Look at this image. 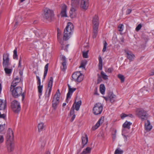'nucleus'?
<instances>
[{"mask_svg": "<svg viewBox=\"0 0 154 154\" xmlns=\"http://www.w3.org/2000/svg\"><path fill=\"white\" fill-rule=\"evenodd\" d=\"M74 30V26L72 23L68 22L64 31L63 39L67 41L71 37Z\"/></svg>", "mask_w": 154, "mask_h": 154, "instance_id": "1", "label": "nucleus"}, {"mask_svg": "<svg viewBox=\"0 0 154 154\" xmlns=\"http://www.w3.org/2000/svg\"><path fill=\"white\" fill-rule=\"evenodd\" d=\"M43 17L50 22L53 21L54 19V15L52 10L48 8H45L43 10Z\"/></svg>", "mask_w": 154, "mask_h": 154, "instance_id": "2", "label": "nucleus"}, {"mask_svg": "<svg viewBox=\"0 0 154 154\" xmlns=\"http://www.w3.org/2000/svg\"><path fill=\"white\" fill-rule=\"evenodd\" d=\"M10 91L11 92L12 96L15 98H18L19 96L21 95L22 100H23L25 98V93H22V89L20 87H17L13 88H10Z\"/></svg>", "mask_w": 154, "mask_h": 154, "instance_id": "3", "label": "nucleus"}, {"mask_svg": "<svg viewBox=\"0 0 154 154\" xmlns=\"http://www.w3.org/2000/svg\"><path fill=\"white\" fill-rule=\"evenodd\" d=\"M80 0H72L71 5L72 8H71L70 12V17L73 18L75 16V9L74 8L77 7L79 4Z\"/></svg>", "mask_w": 154, "mask_h": 154, "instance_id": "4", "label": "nucleus"}, {"mask_svg": "<svg viewBox=\"0 0 154 154\" xmlns=\"http://www.w3.org/2000/svg\"><path fill=\"white\" fill-rule=\"evenodd\" d=\"M103 106L100 103H96L93 109V113L95 115L100 114L103 110Z\"/></svg>", "mask_w": 154, "mask_h": 154, "instance_id": "5", "label": "nucleus"}, {"mask_svg": "<svg viewBox=\"0 0 154 154\" xmlns=\"http://www.w3.org/2000/svg\"><path fill=\"white\" fill-rule=\"evenodd\" d=\"M11 108L14 113H18L20 111L21 107L20 103L17 100H15L11 103Z\"/></svg>", "mask_w": 154, "mask_h": 154, "instance_id": "6", "label": "nucleus"}, {"mask_svg": "<svg viewBox=\"0 0 154 154\" xmlns=\"http://www.w3.org/2000/svg\"><path fill=\"white\" fill-rule=\"evenodd\" d=\"M72 77L75 82H80L83 80L84 75L80 72L77 71L72 74Z\"/></svg>", "mask_w": 154, "mask_h": 154, "instance_id": "7", "label": "nucleus"}, {"mask_svg": "<svg viewBox=\"0 0 154 154\" xmlns=\"http://www.w3.org/2000/svg\"><path fill=\"white\" fill-rule=\"evenodd\" d=\"M82 101L80 100L77 103L75 102L73 103L70 111L69 115L70 116H73L75 114V109L77 111L79 110Z\"/></svg>", "mask_w": 154, "mask_h": 154, "instance_id": "8", "label": "nucleus"}, {"mask_svg": "<svg viewBox=\"0 0 154 154\" xmlns=\"http://www.w3.org/2000/svg\"><path fill=\"white\" fill-rule=\"evenodd\" d=\"M2 65L3 67H7L10 65L9 54L8 53H4L3 54Z\"/></svg>", "mask_w": 154, "mask_h": 154, "instance_id": "9", "label": "nucleus"}, {"mask_svg": "<svg viewBox=\"0 0 154 154\" xmlns=\"http://www.w3.org/2000/svg\"><path fill=\"white\" fill-rule=\"evenodd\" d=\"M137 115L140 118L142 121L146 120L148 118V114L143 109L140 110Z\"/></svg>", "mask_w": 154, "mask_h": 154, "instance_id": "10", "label": "nucleus"}, {"mask_svg": "<svg viewBox=\"0 0 154 154\" xmlns=\"http://www.w3.org/2000/svg\"><path fill=\"white\" fill-rule=\"evenodd\" d=\"M53 78L51 77L50 78L48 84V94H47V90H46L45 94V98H48L49 97L53 85Z\"/></svg>", "mask_w": 154, "mask_h": 154, "instance_id": "11", "label": "nucleus"}, {"mask_svg": "<svg viewBox=\"0 0 154 154\" xmlns=\"http://www.w3.org/2000/svg\"><path fill=\"white\" fill-rule=\"evenodd\" d=\"M6 139L7 141H13L14 138L13 132L12 130L10 128H9L7 131V132L6 134Z\"/></svg>", "mask_w": 154, "mask_h": 154, "instance_id": "12", "label": "nucleus"}, {"mask_svg": "<svg viewBox=\"0 0 154 154\" xmlns=\"http://www.w3.org/2000/svg\"><path fill=\"white\" fill-rule=\"evenodd\" d=\"M89 5V0H81L80 7L83 10H86Z\"/></svg>", "mask_w": 154, "mask_h": 154, "instance_id": "13", "label": "nucleus"}, {"mask_svg": "<svg viewBox=\"0 0 154 154\" xmlns=\"http://www.w3.org/2000/svg\"><path fill=\"white\" fill-rule=\"evenodd\" d=\"M60 60L62 61L61 64L62 66H61V69L63 71H65L67 68L66 64V60L65 57L63 55H61L60 56Z\"/></svg>", "mask_w": 154, "mask_h": 154, "instance_id": "14", "label": "nucleus"}, {"mask_svg": "<svg viewBox=\"0 0 154 154\" xmlns=\"http://www.w3.org/2000/svg\"><path fill=\"white\" fill-rule=\"evenodd\" d=\"M125 51L127 55V57L129 60V61L131 62L133 60L134 57L133 53L131 51L128 50H125Z\"/></svg>", "mask_w": 154, "mask_h": 154, "instance_id": "15", "label": "nucleus"}, {"mask_svg": "<svg viewBox=\"0 0 154 154\" xmlns=\"http://www.w3.org/2000/svg\"><path fill=\"white\" fill-rule=\"evenodd\" d=\"M104 119V117H101L100 119H99V120L95 125L92 127V129L94 131L97 129L100 126V124L103 123V122Z\"/></svg>", "mask_w": 154, "mask_h": 154, "instance_id": "16", "label": "nucleus"}, {"mask_svg": "<svg viewBox=\"0 0 154 154\" xmlns=\"http://www.w3.org/2000/svg\"><path fill=\"white\" fill-rule=\"evenodd\" d=\"M7 144V148L8 152H11L14 149V144L13 141H10Z\"/></svg>", "mask_w": 154, "mask_h": 154, "instance_id": "17", "label": "nucleus"}, {"mask_svg": "<svg viewBox=\"0 0 154 154\" xmlns=\"http://www.w3.org/2000/svg\"><path fill=\"white\" fill-rule=\"evenodd\" d=\"M82 148H83L88 143V138L86 134L85 133L84 136H82Z\"/></svg>", "mask_w": 154, "mask_h": 154, "instance_id": "18", "label": "nucleus"}, {"mask_svg": "<svg viewBox=\"0 0 154 154\" xmlns=\"http://www.w3.org/2000/svg\"><path fill=\"white\" fill-rule=\"evenodd\" d=\"M144 127L145 130L147 132L150 131L152 128V126L150 125V123L149 120H147L145 122Z\"/></svg>", "mask_w": 154, "mask_h": 154, "instance_id": "19", "label": "nucleus"}, {"mask_svg": "<svg viewBox=\"0 0 154 154\" xmlns=\"http://www.w3.org/2000/svg\"><path fill=\"white\" fill-rule=\"evenodd\" d=\"M67 6L66 5H64L62 7L60 14L61 17H67L66 13Z\"/></svg>", "mask_w": 154, "mask_h": 154, "instance_id": "20", "label": "nucleus"}, {"mask_svg": "<svg viewBox=\"0 0 154 154\" xmlns=\"http://www.w3.org/2000/svg\"><path fill=\"white\" fill-rule=\"evenodd\" d=\"M116 96L114 95L112 92H109L108 93V97L109 98V100L111 103L114 102L116 100Z\"/></svg>", "mask_w": 154, "mask_h": 154, "instance_id": "21", "label": "nucleus"}, {"mask_svg": "<svg viewBox=\"0 0 154 154\" xmlns=\"http://www.w3.org/2000/svg\"><path fill=\"white\" fill-rule=\"evenodd\" d=\"M69 90L67 94V97H71V96L72 95V93L76 90V88H71L69 84L68 85Z\"/></svg>", "mask_w": 154, "mask_h": 154, "instance_id": "22", "label": "nucleus"}, {"mask_svg": "<svg viewBox=\"0 0 154 154\" xmlns=\"http://www.w3.org/2000/svg\"><path fill=\"white\" fill-rule=\"evenodd\" d=\"M7 106L6 100L3 101V100L0 99V110H4L5 109Z\"/></svg>", "mask_w": 154, "mask_h": 154, "instance_id": "23", "label": "nucleus"}, {"mask_svg": "<svg viewBox=\"0 0 154 154\" xmlns=\"http://www.w3.org/2000/svg\"><path fill=\"white\" fill-rule=\"evenodd\" d=\"M93 24L95 26H98L99 25V18L98 16L95 15L93 18L92 20Z\"/></svg>", "mask_w": 154, "mask_h": 154, "instance_id": "24", "label": "nucleus"}, {"mask_svg": "<svg viewBox=\"0 0 154 154\" xmlns=\"http://www.w3.org/2000/svg\"><path fill=\"white\" fill-rule=\"evenodd\" d=\"M131 125L132 123L129 122H128L127 121L125 122L122 125L123 127L125 128V129H123V131H124L125 128L129 129L130 128V126Z\"/></svg>", "mask_w": 154, "mask_h": 154, "instance_id": "25", "label": "nucleus"}, {"mask_svg": "<svg viewBox=\"0 0 154 154\" xmlns=\"http://www.w3.org/2000/svg\"><path fill=\"white\" fill-rule=\"evenodd\" d=\"M9 66H8L7 67H3L4 68V70L5 74L8 76H10L12 73V69L11 68H8Z\"/></svg>", "mask_w": 154, "mask_h": 154, "instance_id": "26", "label": "nucleus"}, {"mask_svg": "<svg viewBox=\"0 0 154 154\" xmlns=\"http://www.w3.org/2000/svg\"><path fill=\"white\" fill-rule=\"evenodd\" d=\"M99 60V64H98V69L99 70H102L103 67V63L102 59L101 57L99 56L98 57Z\"/></svg>", "mask_w": 154, "mask_h": 154, "instance_id": "27", "label": "nucleus"}, {"mask_svg": "<svg viewBox=\"0 0 154 154\" xmlns=\"http://www.w3.org/2000/svg\"><path fill=\"white\" fill-rule=\"evenodd\" d=\"M100 90L101 93L103 94H104L105 88L104 85L103 84H101L100 86Z\"/></svg>", "mask_w": 154, "mask_h": 154, "instance_id": "28", "label": "nucleus"}, {"mask_svg": "<svg viewBox=\"0 0 154 154\" xmlns=\"http://www.w3.org/2000/svg\"><path fill=\"white\" fill-rule=\"evenodd\" d=\"M5 124L0 125V133H3L5 132Z\"/></svg>", "mask_w": 154, "mask_h": 154, "instance_id": "29", "label": "nucleus"}, {"mask_svg": "<svg viewBox=\"0 0 154 154\" xmlns=\"http://www.w3.org/2000/svg\"><path fill=\"white\" fill-rule=\"evenodd\" d=\"M43 85H38V91L39 93L38 95L39 96V98H40L41 96L42 95V89L43 88Z\"/></svg>", "mask_w": 154, "mask_h": 154, "instance_id": "30", "label": "nucleus"}, {"mask_svg": "<svg viewBox=\"0 0 154 154\" xmlns=\"http://www.w3.org/2000/svg\"><path fill=\"white\" fill-rule=\"evenodd\" d=\"M13 58L14 59H18V55L17 54V48H15L13 51Z\"/></svg>", "mask_w": 154, "mask_h": 154, "instance_id": "31", "label": "nucleus"}, {"mask_svg": "<svg viewBox=\"0 0 154 154\" xmlns=\"http://www.w3.org/2000/svg\"><path fill=\"white\" fill-rule=\"evenodd\" d=\"M59 102L54 100V98H53L52 101V107L54 109H55L57 107V105L59 104Z\"/></svg>", "mask_w": 154, "mask_h": 154, "instance_id": "32", "label": "nucleus"}, {"mask_svg": "<svg viewBox=\"0 0 154 154\" xmlns=\"http://www.w3.org/2000/svg\"><path fill=\"white\" fill-rule=\"evenodd\" d=\"M38 127L39 132L42 131L44 128L43 124L42 123H39L38 125Z\"/></svg>", "mask_w": 154, "mask_h": 154, "instance_id": "33", "label": "nucleus"}, {"mask_svg": "<svg viewBox=\"0 0 154 154\" xmlns=\"http://www.w3.org/2000/svg\"><path fill=\"white\" fill-rule=\"evenodd\" d=\"M118 77L121 80V82L123 83L125 81V77L123 75L119 74L118 75Z\"/></svg>", "mask_w": 154, "mask_h": 154, "instance_id": "34", "label": "nucleus"}, {"mask_svg": "<svg viewBox=\"0 0 154 154\" xmlns=\"http://www.w3.org/2000/svg\"><path fill=\"white\" fill-rule=\"evenodd\" d=\"M18 83H17L15 80H13L12 81L11 87L10 88H15V87L17 85Z\"/></svg>", "mask_w": 154, "mask_h": 154, "instance_id": "35", "label": "nucleus"}, {"mask_svg": "<svg viewBox=\"0 0 154 154\" xmlns=\"http://www.w3.org/2000/svg\"><path fill=\"white\" fill-rule=\"evenodd\" d=\"M101 75L104 80H106L108 79V76L105 74L103 71L101 72Z\"/></svg>", "mask_w": 154, "mask_h": 154, "instance_id": "36", "label": "nucleus"}, {"mask_svg": "<svg viewBox=\"0 0 154 154\" xmlns=\"http://www.w3.org/2000/svg\"><path fill=\"white\" fill-rule=\"evenodd\" d=\"M123 151L122 150H119L118 149H116L114 154H122Z\"/></svg>", "mask_w": 154, "mask_h": 154, "instance_id": "37", "label": "nucleus"}, {"mask_svg": "<svg viewBox=\"0 0 154 154\" xmlns=\"http://www.w3.org/2000/svg\"><path fill=\"white\" fill-rule=\"evenodd\" d=\"M88 51H87L86 52L83 51L82 55L83 57L84 58H88Z\"/></svg>", "mask_w": 154, "mask_h": 154, "instance_id": "38", "label": "nucleus"}, {"mask_svg": "<svg viewBox=\"0 0 154 154\" xmlns=\"http://www.w3.org/2000/svg\"><path fill=\"white\" fill-rule=\"evenodd\" d=\"M86 63L87 62H82L80 66L79 67V68H82L83 69H85V66Z\"/></svg>", "mask_w": 154, "mask_h": 154, "instance_id": "39", "label": "nucleus"}, {"mask_svg": "<svg viewBox=\"0 0 154 154\" xmlns=\"http://www.w3.org/2000/svg\"><path fill=\"white\" fill-rule=\"evenodd\" d=\"M123 24H120L118 26V29H119V31H122L123 30Z\"/></svg>", "mask_w": 154, "mask_h": 154, "instance_id": "40", "label": "nucleus"}, {"mask_svg": "<svg viewBox=\"0 0 154 154\" xmlns=\"http://www.w3.org/2000/svg\"><path fill=\"white\" fill-rule=\"evenodd\" d=\"M98 27V26H94L93 28V33L97 34Z\"/></svg>", "mask_w": 154, "mask_h": 154, "instance_id": "41", "label": "nucleus"}, {"mask_svg": "<svg viewBox=\"0 0 154 154\" xmlns=\"http://www.w3.org/2000/svg\"><path fill=\"white\" fill-rule=\"evenodd\" d=\"M48 63H47L45 66V70L44 72V73L47 74L48 70Z\"/></svg>", "mask_w": 154, "mask_h": 154, "instance_id": "42", "label": "nucleus"}, {"mask_svg": "<svg viewBox=\"0 0 154 154\" xmlns=\"http://www.w3.org/2000/svg\"><path fill=\"white\" fill-rule=\"evenodd\" d=\"M60 95V94H57L56 96L55 97H54L53 98H54V100L59 102V99Z\"/></svg>", "mask_w": 154, "mask_h": 154, "instance_id": "43", "label": "nucleus"}, {"mask_svg": "<svg viewBox=\"0 0 154 154\" xmlns=\"http://www.w3.org/2000/svg\"><path fill=\"white\" fill-rule=\"evenodd\" d=\"M84 150H85V151L87 152V153H90L91 150V148L90 147H87Z\"/></svg>", "mask_w": 154, "mask_h": 154, "instance_id": "44", "label": "nucleus"}, {"mask_svg": "<svg viewBox=\"0 0 154 154\" xmlns=\"http://www.w3.org/2000/svg\"><path fill=\"white\" fill-rule=\"evenodd\" d=\"M142 26L141 24H140L138 25L135 29V30L137 32H138L141 28Z\"/></svg>", "mask_w": 154, "mask_h": 154, "instance_id": "45", "label": "nucleus"}, {"mask_svg": "<svg viewBox=\"0 0 154 154\" xmlns=\"http://www.w3.org/2000/svg\"><path fill=\"white\" fill-rule=\"evenodd\" d=\"M107 45V42L106 41H105V43L104 44L103 48L102 50L103 52H104L106 51Z\"/></svg>", "mask_w": 154, "mask_h": 154, "instance_id": "46", "label": "nucleus"}, {"mask_svg": "<svg viewBox=\"0 0 154 154\" xmlns=\"http://www.w3.org/2000/svg\"><path fill=\"white\" fill-rule=\"evenodd\" d=\"M0 118H2L5 120H6V115L5 114H1L0 112Z\"/></svg>", "mask_w": 154, "mask_h": 154, "instance_id": "47", "label": "nucleus"}, {"mask_svg": "<svg viewBox=\"0 0 154 154\" xmlns=\"http://www.w3.org/2000/svg\"><path fill=\"white\" fill-rule=\"evenodd\" d=\"M21 61H22V58L21 57H20L19 61V63H18V68L20 67L21 68L22 66L21 65Z\"/></svg>", "mask_w": 154, "mask_h": 154, "instance_id": "48", "label": "nucleus"}, {"mask_svg": "<svg viewBox=\"0 0 154 154\" xmlns=\"http://www.w3.org/2000/svg\"><path fill=\"white\" fill-rule=\"evenodd\" d=\"M4 140V138L3 136L2 135H0V144H1L3 142Z\"/></svg>", "mask_w": 154, "mask_h": 154, "instance_id": "49", "label": "nucleus"}, {"mask_svg": "<svg viewBox=\"0 0 154 154\" xmlns=\"http://www.w3.org/2000/svg\"><path fill=\"white\" fill-rule=\"evenodd\" d=\"M19 74L20 76V80H21V79L23 78L22 76H23V72L22 70H20V69L19 70Z\"/></svg>", "mask_w": 154, "mask_h": 154, "instance_id": "50", "label": "nucleus"}, {"mask_svg": "<svg viewBox=\"0 0 154 154\" xmlns=\"http://www.w3.org/2000/svg\"><path fill=\"white\" fill-rule=\"evenodd\" d=\"M102 81V80L100 76H99L98 77L97 80V83L99 84Z\"/></svg>", "mask_w": 154, "mask_h": 154, "instance_id": "51", "label": "nucleus"}, {"mask_svg": "<svg viewBox=\"0 0 154 154\" xmlns=\"http://www.w3.org/2000/svg\"><path fill=\"white\" fill-rule=\"evenodd\" d=\"M94 95H99V94L98 93L97 91V87H95L94 89Z\"/></svg>", "mask_w": 154, "mask_h": 154, "instance_id": "52", "label": "nucleus"}, {"mask_svg": "<svg viewBox=\"0 0 154 154\" xmlns=\"http://www.w3.org/2000/svg\"><path fill=\"white\" fill-rule=\"evenodd\" d=\"M127 116H128L127 114H126L125 113H122L121 115V119H124L125 117H127Z\"/></svg>", "mask_w": 154, "mask_h": 154, "instance_id": "53", "label": "nucleus"}, {"mask_svg": "<svg viewBox=\"0 0 154 154\" xmlns=\"http://www.w3.org/2000/svg\"><path fill=\"white\" fill-rule=\"evenodd\" d=\"M57 37L59 38V36L61 34V31L60 29L59 28H57Z\"/></svg>", "mask_w": 154, "mask_h": 154, "instance_id": "54", "label": "nucleus"}, {"mask_svg": "<svg viewBox=\"0 0 154 154\" xmlns=\"http://www.w3.org/2000/svg\"><path fill=\"white\" fill-rule=\"evenodd\" d=\"M132 11V10L131 9H128L126 11V14L127 15L131 13Z\"/></svg>", "mask_w": 154, "mask_h": 154, "instance_id": "55", "label": "nucleus"}, {"mask_svg": "<svg viewBox=\"0 0 154 154\" xmlns=\"http://www.w3.org/2000/svg\"><path fill=\"white\" fill-rule=\"evenodd\" d=\"M75 114H74L72 117L71 118V119L70 120V122H72L74 120V119H75Z\"/></svg>", "mask_w": 154, "mask_h": 154, "instance_id": "56", "label": "nucleus"}, {"mask_svg": "<svg viewBox=\"0 0 154 154\" xmlns=\"http://www.w3.org/2000/svg\"><path fill=\"white\" fill-rule=\"evenodd\" d=\"M103 97L105 99L106 101L109 100V98L108 97V94L106 97L103 96Z\"/></svg>", "mask_w": 154, "mask_h": 154, "instance_id": "57", "label": "nucleus"}, {"mask_svg": "<svg viewBox=\"0 0 154 154\" xmlns=\"http://www.w3.org/2000/svg\"><path fill=\"white\" fill-rule=\"evenodd\" d=\"M113 71V69L112 68H109L108 69V72H109V73H111L112 71Z\"/></svg>", "mask_w": 154, "mask_h": 154, "instance_id": "58", "label": "nucleus"}, {"mask_svg": "<svg viewBox=\"0 0 154 154\" xmlns=\"http://www.w3.org/2000/svg\"><path fill=\"white\" fill-rule=\"evenodd\" d=\"M149 75L150 76L154 75V69L151 71Z\"/></svg>", "mask_w": 154, "mask_h": 154, "instance_id": "59", "label": "nucleus"}, {"mask_svg": "<svg viewBox=\"0 0 154 154\" xmlns=\"http://www.w3.org/2000/svg\"><path fill=\"white\" fill-rule=\"evenodd\" d=\"M60 94V93L59 90V89H58L57 90V92H56V94L54 95V97H55L56 96L57 94Z\"/></svg>", "mask_w": 154, "mask_h": 154, "instance_id": "60", "label": "nucleus"}, {"mask_svg": "<svg viewBox=\"0 0 154 154\" xmlns=\"http://www.w3.org/2000/svg\"><path fill=\"white\" fill-rule=\"evenodd\" d=\"M97 34L93 33V35L92 36V37L93 38H95L97 37Z\"/></svg>", "mask_w": 154, "mask_h": 154, "instance_id": "61", "label": "nucleus"}, {"mask_svg": "<svg viewBox=\"0 0 154 154\" xmlns=\"http://www.w3.org/2000/svg\"><path fill=\"white\" fill-rule=\"evenodd\" d=\"M127 115V116H129L131 118H133L134 117V116H133L132 114H129Z\"/></svg>", "mask_w": 154, "mask_h": 154, "instance_id": "62", "label": "nucleus"}, {"mask_svg": "<svg viewBox=\"0 0 154 154\" xmlns=\"http://www.w3.org/2000/svg\"><path fill=\"white\" fill-rule=\"evenodd\" d=\"M81 149H78L77 152V154H79V152H81Z\"/></svg>", "mask_w": 154, "mask_h": 154, "instance_id": "63", "label": "nucleus"}, {"mask_svg": "<svg viewBox=\"0 0 154 154\" xmlns=\"http://www.w3.org/2000/svg\"><path fill=\"white\" fill-rule=\"evenodd\" d=\"M87 152L85 151V150L82 152L80 154H87Z\"/></svg>", "mask_w": 154, "mask_h": 154, "instance_id": "64", "label": "nucleus"}]
</instances>
